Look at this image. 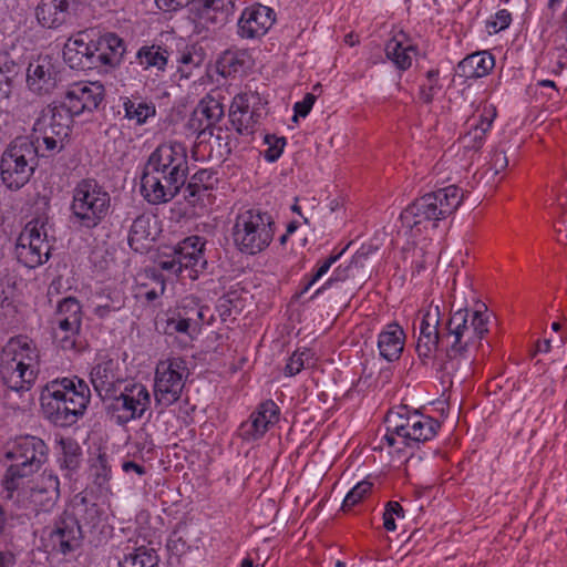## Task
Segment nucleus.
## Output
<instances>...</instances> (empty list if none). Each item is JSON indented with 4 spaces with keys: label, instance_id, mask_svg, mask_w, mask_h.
I'll use <instances>...</instances> for the list:
<instances>
[{
    "label": "nucleus",
    "instance_id": "nucleus-1",
    "mask_svg": "<svg viewBox=\"0 0 567 567\" xmlns=\"http://www.w3.org/2000/svg\"><path fill=\"white\" fill-rule=\"evenodd\" d=\"M188 175L186 146L176 141L159 144L148 156L141 177V194L153 205L168 203Z\"/></svg>",
    "mask_w": 567,
    "mask_h": 567
},
{
    "label": "nucleus",
    "instance_id": "nucleus-2",
    "mask_svg": "<svg viewBox=\"0 0 567 567\" xmlns=\"http://www.w3.org/2000/svg\"><path fill=\"white\" fill-rule=\"evenodd\" d=\"M40 371V352L24 336L11 338L0 352L3 404L17 410L32 401L31 389Z\"/></svg>",
    "mask_w": 567,
    "mask_h": 567
},
{
    "label": "nucleus",
    "instance_id": "nucleus-3",
    "mask_svg": "<svg viewBox=\"0 0 567 567\" xmlns=\"http://www.w3.org/2000/svg\"><path fill=\"white\" fill-rule=\"evenodd\" d=\"M91 391L85 381L74 378H58L41 390L40 404L47 420L56 426L75 424L86 412Z\"/></svg>",
    "mask_w": 567,
    "mask_h": 567
},
{
    "label": "nucleus",
    "instance_id": "nucleus-4",
    "mask_svg": "<svg viewBox=\"0 0 567 567\" xmlns=\"http://www.w3.org/2000/svg\"><path fill=\"white\" fill-rule=\"evenodd\" d=\"M482 308L484 310L458 309L451 313L442 338V346L451 360L468 359L488 332L489 316L484 305Z\"/></svg>",
    "mask_w": 567,
    "mask_h": 567
},
{
    "label": "nucleus",
    "instance_id": "nucleus-5",
    "mask_svg": "<svg viewBox=\"0 0 567 567\" xmlns=\"http://www.w3.org/2000/svg\"><path fill=\"white\" fill-rule=\"evenodd\" d=\"M276 229L271 213L261 207H243L234 218L231 239L241 254L256 256L270 246Z\"/></svg>",
    "mask_w": 567,
    "mask_h": 567
},
{
    "label": "nucleus",
    "instance_id": "nucleus-6",
    "mask_svg": "<svg viewBox=\"0 0 567 567\" xmlns=\"http://www.w3.org/2000/svg\"><path fill=\"white\" fill-rule=\"evenodd\" d=\"M385 423L386 433L382 440L399 452L404 447H419L420 443L432 440L440 429L435 419L406 406L389 411Z\"/></svg>",
    "mask_w": 567,
    "mask_h": 567
},
{
    "label": "nucleus",
    "instance_id": "nucleus-7",
    "mask_svg": "<svg viewBox=\"0 0 567 567\" xmlns=\"http://www.w3.org/2000/svg\"><path fill=\"white\" fill-rule=\"evenodd\" d=\"M6 457L11 461L3 478V498L12 499L16 491L24 484V480L37 473L45 463L48 446L43 440L25 435L14 441L7 451Z\"/></svg>",
    "mask_w": 567,
    "mask_h": 567
},
{
    "label": "nucleus",
    "instance_id": "nucleus-8",
    "mask_svg": "<svg viewBox=\"0 0 567 567\" xmlns=\"http://www.w3.org/2000/svg\"><path fill=\"white\" fill-rule=\"evenodd\" d=\"M463 192L455 185L440 188L414 200L400 215L404 227L420 230V226L431 224L452 215L463 200Z\"/></svg>",
    "mask_w": 567,
    "mask_h": 567
},
{
    "label": "nucleus",
    "instance_id": "nucleus-9",
    "mask_svg": "<svg viewBox=\"0 0 567 567\" xmlns=\"http://www.w3.org/2000/svg\"><path fill=\"white\" fill-rule=\"evenodd\" d=\"M73 120L54 101L47 105L35 118L29 141L42 157L60 153L69 140Z\"/></svg>",
    "mask_w": 567,
    "mask_h": 567
},
{
    "label": "nucleus",
    "instance_id": "nucleus-10",
    "mask_svg": "<svg viewBox=\"0 0 567 567\" xmlns=\"http://www.w3.org/2000/svg\"><path fill=\"white\" fill-rule=\"evenodd\" d=\"M111 196L95 179H81L72 189L71 218L85 229L97 227L109 215Z\"/></svg>",
    "mask_w": 567,
    "mask_h": 567
},
{
    "label": "nucleus",
    "instance_id": "nucleus-11",
    "mask_svg": "<svg viewBox=\"0 0 567 567\" xmlns=\"http://www.w3.org/2000/svg\"><path fill=\"white\" fill-rule=\"evenodd\" d=\"M39 156L29 137L14 138L3 152L0 161L2 183L12 190L23 187L33 175Z\"/></svg>",
    "mask_w": 567,
    "mask_h": 567
},
{
    "label": "nucleus",
    "instance_id": "nucleus-12",
    "mask_svg": "<svg viewBox=\"0 0 567 567\" xmlns=\"http://www.w3.org/2000/svg\"><path fill=\"white\" fill-rule=\"evenodd\" d=\"M189 370L181 357L161 360L155 369L154 400L155 404L166 409L176 403L183 393Z\"/></svg>",
    "mask_w": 567,
    "mask_h": 567
},
{
    "label": "nucleus",
    "instance_id": "nucleus-13",
    "mask_svg": "<svg viewBox=\"0 0 567 567\" xmlns=\"http://www.w3.org/2000/svg\"><path fill=\"white\" fill-rule=\"evenodd\" d=\"M152 398L147 386L140 382L125 383L123 389L106 401V412L117 425L140 420L151 408Z\"/></svg>",
    "mask_w": 567,
    "mask_h": 567
},
{
    "label": "nucleus",
    "instance_id": "nucleus-14",
    "mask_svg": "<svg viewBox=\"0 0 567 567\" xmlns=\"http://www.w3.org/2000/svg\"><path fill=\"white\" fill-rule=\"evenodd\" d=\"M52 245L48 236V220L34 218L20 233L16 244L18 261L29 269L45 264L50 258Z\"/></svg>",
    "mask_w": 567,
    "mask_h": 567
},
{
    "label": "nucleus",
    "instance_id": "nucleus-15",
    "mask_svg": "<svg viewBox=\"0 0 567 567\" xmlns=\"http://www.w3.org/2000/svg\"><path fill=\"white\" fill-rule=\"evenodd\" d=\"M60 482L56 475L43 472L35 484L28 491L22 486L17 493L18 503L35 514L51 512L60 496Z\"/></svg>",
    "mask_w": 567,
    "mask_h": 567
},
{
    "label": "nucleus",
    "instance_id": "nucleus-16",
    "mask_svg": "<svg viewBox=\"0 0 567 567\" xmlns=\"http://www.w3.org/2000/svg\"><path fill=\"white\" fill-rule=\"evenodd\" d=\"M81 322V305L75 298L68 297L59 302L52 323L54 339L63 350L75 348Z\"/></svg>",
    "mask_w": 567,
    "mask_h": 567
},
{
    "label": "nucleus",
    "instance_id": "nucleus-17",
    "mask_svg": "<svg viewBox=\"0 0 567 567\" xmlns=\"http://www.w3.org/2000/svg\"><path fill=\"white\" fill-rule=\"evenodd\" d=\"M104 97V86L99 82H76L69 85L63 100L58 102L71 118L97 109Z\"/></svg>",
    "mask_w": 567,
    "mask_h": 567
},
{
    "label": "nucleus",
    "instance_id": "nucleus-18",
    "mask_svg": "<svg viewBox=\"0 0 567 567\" xmlns=\"http://www.w3.org/2000/svg\"><path fill=\"white\" fill-rule=\"evenodd\" d=\"M440 322L441 312L439 306L430 305L422 311L420 334L416 342L419 358L423 360L433 358L440 344H442L443 333L439 330Z\"/></svg>",
    "mask_w": 567,
    "mask_h": 567
},
{
    "label": "nucleus",
    "instance_id": "nucleus-19",
    "mask_svg": "<svg viewBox=\"0 0 567 567\" xmlns=\"http://www.w3.org/2000/svg\"><path fill=\"white\" fill-rule=\"evenodd\" d=\"M276 21L275 11L262 4L246 8L238 20V35L243 39L264 37Z\"/></svg>",
    "mask_w": 567,
    "mask_h": 567
},
{
    "label": "nucleus",
    "instance_id": "nucleus-20",
    "mask_svg": "<svg viewBox=\"0 0 567 567\" xmlns=\"http://www.w3.org/2000/svg\"><path fill=\"white\" fill-rule=\"evenodd\" d=\"M91 383L97 395L106 402L124 383L120 363L115 359H102L91 370Z\"/></svg>",
    "mask_w": 567,
    "mask_h": 567
},
{
    "label": "nucleus",
    "instance_id": "nucleus-21",
    "mask_svg": "<svg viewBox=\"0 0 567 567\" xmlns=\"http://www.w3.org/2000/svg\"><path fill=\"white\" fill-rule=\"evenodd\" d=\"M279 415L280 409L272 400L261 402L249 419L240 424V436L245 441L261 439L279 421Z\"/></svg>",
    "mask_w": 567,
    "mask_h": 567
},
{
    "label": "nucleus",
    "instance_id": "nucleus-22",
    "mask_svg": "<svg viewBox=\"0 0 567 567\" xmlns=\"http://www.w3.org/2000/svg\"><path fill=\"white\" fill-rule=\"evenodd\" d=\"M63 59L71 69L95 68L94 40L87 31L79 32L66 41Z\"/></svg>",
    "mask_w": 567,
    "mask_h": 567
},
{
    "label": "nucleus",
    "instance_id": "nucleus-23",
    "mask_svg": "<svg viewBox=\"0 0 567 567\" xmlns=\"http://www.w3.org/2000/svg\"><path fill=\"white\" fill-rule=\"evenodd\" d=\"M82 528L79 519L64 512L50 534L53 546L63 555L72 553L80 546Z\"/></svg>",
    "mask_w": 567,
    "mask_h": 567
},
{
    "label": "nucleus",
    "instance_id": "nucleus-24",
    "mask_svg": "<svg viewBox=\"0 0 567 567\" xmlns=\"http://www.w3.org/2000/svg\"><path fill=\"white\" fill-rule=\"evenodd\" d=\"M56 84L58 73L49 59H39L29 64L27 85L32 93L39 96L49 95L54 91Z\"/></svg>",
    "mask_w": 567,
    "mask_h": 567
},
{
    "label": "nucleus",
    "instance_id": "nucleus-25",
    "mask_svg": "<svg viewBox=\"0 0 567 567\" xmlns=\"http://www.w3.org/2000/svg\"><path fill=\"white\" fill-rule=\"evenodd\" d=\"M224 116V106L219 100L210 94L203 97L188 121V126L199 135L212 128Z\"/></svg>",
    "mask_w": 567,
    "mask_h": 567
},
{
    "label": "nucleus",
    "instance_id": "nucleus-26",
    "mask_svg": "<svg viewBox=\"0 0 567 567\" xmlns=\"http://www.w3.org/2000/svg\"><path fill=\"white\" fill-rule=\"evenodd\" d=\"M126 47L115 33H105L94 40L95 68L116 66L121 63Z\"/></svg>",
    "mask_w": 567,
    "mask_h": 567
},
{
    "label": "nucleus",
    "instance_id": "nucleus-27",
    "mask_svg": "<svg viewBox=\"0 0 567 567\" xmlns=\"http://www.w3.org/2000/svg\"><path fill=\"white\" fill-rule=\"evenodd\" d=\"M260 114L249 107L247 94H237L230 105L229 118L240 135H250L259 122Z\"/></svg>",
    "mask_w": 567,
    "mask_h": 567
},
{
    "label": "nucleus",
    "instance_id": "nucleus-28",
    "mask_svg": "<svg viewBox=\"0 0 567 567\" xmlns=\"http://www.w3.org/2000/svg\"><path fill=\"white\" fill-rule=\"evenodd\" d=\"M158 234L157 220L150 214L137 216L130 229L128 245L137 251L143 252L147 249L148 244L154 241Z\"/></svg>",
    "mask_w": 567,
    "mask_h": 567
},
{
    "label": "nucleus",
    "instance_id": "nucleus-29",
    "mask_svg": "<svg viewBox=\"0 0 567 567\" xmlns=\"http://www.w3.org/2000/svg\"><path fill=\"white\" fill-rule=\"evenodd\" d=\"M198 19L205 23L225 24L235 10V0H194Z\"/></svg>",
    "mask_w": 567,
    "mask_h": 567
},
{
    "label": "nucleus",
    "instance_id": "nucleus-30",
    "mask_svg": "<svg viewBox=\"0 0 567 567\" xmlns=\"http://www.w3.org/2000/svg\"><path fill=\"white\" fill-rule=\"evenodd\" d=\"M205 240L199 236H189L182 240L174 249L184 269L195 272L205 268L204 257Z\"/></svg>",
    "mask_w": 567,
    "mask_h": 567
},
{
    "label": "nucleus",
    "instance_id": "nucleus-31",
    "mask_svg": "<svg viewBox=\"0 0 567 567\" xmlns=\"http://www.w3.org/2000/svg\"><path fill=\"white\" fill-rule=\"evenodd\" d=\"M405 333L398 323H389L379 333L378 349L380 355L389 361H396L404 349Z\"/></svg>",
    "mask_w": 567,
    "mask_h": 567
},
{
    "label": "nucleus",
    "instance_id": "nucleus-32",
    "mask_svg": "<svg viewBox=\"0 0 567 567\" xmlns=\"http://www.w3.org/2000/svg\"><path fill=\"white\" fill-rule=\"evenodd\" d=\"M254 59L247 49L226 50L217 60V72L224 76L246 73L252 68Z\"/></svg>",
    "mask_w": 567,
    "mask_h": 567
},
{
    "label": "nucleus",
    "instance_id": "nucleus-33",
    "mask_svg": "<svg viewBox=\"0 0 567 567\" xmlns=\"http://www.w3.org/2000/svg\"><path fill=\"white\" fill-rule=\"evenodd\" d=\"M69 0H49L41 2L35 9L38 22L48 29L61 27L70 17Z\"/></svg>",
    "mask_w": 567,
    "mask_h": 567
},
{
    "label": "nucleus",
    "instance_id": "nucleus-34",
    "mask_svg": "<svg viewBox=\"0 0 567 567\" xmlns=\"http://www.w3.org/2000/svg\"><path fill=\"white\" fill-rule=\"evenodd\" d=\"M168 50L162 45H143L136 52V61L145 71H154L158 76L163 74L168 64Z\"/></svg>",
    "mask_w": 567,
    "mask_h": 567
},
{
    "label": "nucleus",
    "instance_id": "nucleus-35",
    "mask_svg": "<svg viewBox=\"0 0 567 567\" xmlns=\"http://www.w3.org/2000/svg\"><path fill=\"white\" fill-rule=\"evenodd\" d=\"M217 178L212 169H199L189 179L185 188L184 198L195 205L197 200L214 188Z\"/></svg>",
    "mask_w": 567,
    "mask_h": 567
},
{
    "label": "nucleus",
    "instance_id": "nucleus-36",
    "mask_svg": "<svg viewBox=\"0 0 567 567\" xmlns=\"http://www.w3.org/2000/svg\"><path fill=\"white\" fill-rule=\"evenodd\" d=\"M495 66L494 56L486 52H476L463 59L458 68L466 78H482L487 75Z\"/></svg>",
    "mask_w": 567,
    "mask_h": 567
},
{
    "label": "nucleus",
    "instance_id": "nucleus-37",
    "mask_svg": "<svg viewBox=\"0 0 567 567\" xmlns=\"http://www.w3.org/2000/svg\"><path fill=\"white\" fill-rule=\"evenodd\" d=\"M385 55L399 71H406L412 65L415 48L392 38L385 44Z\"/></svg>",
    "mask_w": 567,
    "mask_h": 567
},
{
    "label": "nucleus",
    "instance_id": "nucleus-38",
    "mask_svg": "<svg viewBox=\"0 0 567 567\" xmlns=\"http://www.w3.org/2000/svg\"><path fill=\"white\" fill-rule=\"evenodd\" d=\"M205 61V52L202 47L187 45L179 54L177 71L182 78L188 79L193 71L200 68Z\"/></svg>",
    "mask_w": 567,
    "mask_h": 567
},
{
    "label": "nucleus",
    "instance_id": "nucleus-39",
    "mask_svg": "<svg viewBox=\"0 0 567 567\" xmlns=\"http://www.w3.org/2000/svg\"><path fill=\"white\" fill-rule=\"evenodd\" d=\"M125 306V296L121 290H111L106 296H100L95 302L93 313L100 319L107 318L112 312Z\"/></svg>",
    "mask_w": 567,
    "mask_h": 567
},
{
    "label": "nucleus",
    "instance_id": "nucleus-40",
    "mask_svg": "<svg viewBox=\"0 0 567 567\" xmlns=\"http://www.w3.org/2000/svg\"><path fill=\"white\" fill-rule=\"evenodd\" d=\"M163 332L167 336L183 334L193 339L197 331H193V327L174 309L167 311L161 319Z\"/></svg>",
    "mask_w": 567,
    "mask_h": 567
},
{
    "label": "nucleus",
    "instance_id": "nucleus-41",
    "mask_svg": "<svg viewBox=\"0 0 567 567\" xmlns=\"http://www.w3.org/2000/svg\"><path fill=\"white\" fill-rule=\"evenodd\" d=\"M158 558L154 549L138 547L124 556L120 567H157Z\"/></svg>",
    "mask_w": 567,
    "mask_h": 567
},
{
    "label": "nucleus",
    "instance_id": "nucleus-42",
    "mask_svg": "<svg viewBox=\"0 0 567 567\" xmlns=\"http://www.w3.org/2000/svg\"><path fill=\"white\" fill-rule=\"evenodd\" d=\"M70 515L79 519L81 528L83 526L94 527L100 520V508L95 503H89L85 498H82L73 505Z\"/></svg>",
    "mask_w": 567,
    "mask_h": 567
},
{
    "label": "nucleus",
    "instance_id": "nucleus-43",
    "mask_svg": "<svg viewBox=\"0 0 567 567\" xmlns=\"http://www.w3.org/2000/svg\"><path fill=\"white\" fill-rule=\"evenodd\" d=\"M123 107L125 117L135 121L137 124H144L148 117L155 115V106L143 101L126 97Z\"/></svg>",
    "mask_w": 567,
    "mask_h": 567
},
{
    "label": "nucleus",
    "instance_id": "nucleus-44",
    "mask_svg": "<svg viewBox=\"0 0 567 567\" xmlns=\"http://www.w3.org/2000/svg\"><path fill=\"white\" fill-rule=\"evenodd\" d=\"M174 310L181 312V316L193 327V331H197L204 320V308L198 305L194 297L184 298Z\"/></svg>",
    "mask_w": 567,
    "mask_h": 567
},
{
    "label": "nucleus",
    "instance_id": "nucleus-45",
    "mask_svg": "<svg viewBox=\"0 0 567 567\" xmlns=\"http://www.w3.org/2000/svg\"><path fill=\"white\" fill-rule=\"evenodd\" d=\"M493 116H484L480 123H473L470 132L464 136V145L471 150H480L484 143L485 135L492 127Z\"/></svg>",
    "mask_w": 567,
    "mask_h": 567
},
{
    "label": "nucleus",
    "instance_id": "nucleus-46",
    "mask_svg": "<svg viewBox=\"0 0 567 567\" xmlns=\"http://www.w3.org/2000/svg\"><path fill=\"white\" fill-rule=\"evenodd\" d=\"M62 456L59 458L61 468L74 471L80 465L81 447L72 439H62L60 441Z\"/></svg>",
    "mask_w": 567,
    "mask_h": 567
},
{
    "label": "nucleus",
    "instance_id": "nucleus-47",
    "mask_svg": "<svg viewBox=\"0 0 567 567\" xmlns=\"http://www.w3.org/2000/svg\"><path fill=\"white\" fill-rule=\"evenodd\" d=\"M441 90L440 71L439 69H431L425 73V81L420 86L419 99L423 103L430 104Z\"/></svg>",
    "mask_w": 567,
    "mask_h": 567
},
{
    "label": "nucleus",
    "instance_id": "nucleus-48",
    "mask_svg": "<svg viewBox=\"0 0 567 567\" xmlns=\"http://www.w3.org/2000/svg\"><path fill=\"white\" fill-rule=\"evenodd\" d=\"M346 249L347 247L338 252H332L327 259L318 264V268L313 275L309 278L307 276L303 278L305 286L301 290V293L307 292L317 281H319L329 271L331 266L340 259Z\"/></svg>",
    "mask_w": 567,
    "mask_h": 567
},
{
    "label": "nucleus",
    "instance_id": "nucleus-49",
    "mask_svg": "<svg viewBox=\"0 0 567 567\" xmlns=\"http://www.w3.org/2000/svg\"><path fill=\"white\" fill-rule=\"evenodd\" d=\"M312 359L313 352L310 349L293 352L286 364L285 374L289 377L298 374L303 368L311 364Z\"/></svg>",
    "mask_w": 567,
    "mask_h": 567
},
{
    "label": "nucleus",
    "instance_id": "nucleus-50",
    "mask_svg": "<svg viewBox=\"0 0 567 567\" xmlns=\"http://www.w3.org/2000/svg\"><path fill=\"white\" fill-rule=\"evenodd\" d=\"M373 484L367 480L357 483L346 495L342 509L348 511L360 503L372 489Z\"/></svg>",
    "mask_w": 567,
    "mask_h": 567
},
{
    "label": "nucleus",
    "instance_id": "nucleus-51",
    "mask_svg": "<svg viewBox=\"0 0 567 567\" xmlns=\"http://www.w3.org/2000/svg\"><path fill=\"white\" fill-rule=\"evenodd\" d=\"M354 265H357L355 260H351L347 265H339L333 270L331 277L320 288H318L315 291V295L311 297V299H313L315 297L319 296L326 289L330 288L333 284L346 281L348 278L353 276L352 269H353Z\"/></svg>",
    "mask_w": 567,
    "mask_h": 567
},
{
    "label": "nucleus",
    "instance_id": "nucleus-52",
    "mask_svg": "<svg viewBox=\"0 0 567 567\" xmlns=\"http://www.w3.org/2000/svg\"><path fill=\"white\" fill-rule=\"evenodd\" d=\"M94 483L99 486L105 485L111 478V465L105 454H99L91 465Z\"/></svg>",
    "mask_w": 567,
    "mask_h": 567
},
{
    "label": "nucleus",
    "instance_id": "nucleus-53",
    "mask_svg": "<svg viewBox=\"0 0 567 567\" xmlns=\"http://www.w3.org/2000/svg\"><path fill=\"white\" fill-rule=\"evenodd\" d=\"M265 144L267 148L264 151V157L267 162L274 163L281 156L286 146V138L268 134L265 136Z\"/></svg>",
    "mask_w": 567,
    "mask_h": 567
},
{
    "label": "nucleus",
    "instance_id": "nucleus-54",
    "mask_svg": "<svg viewBox=\"0 0 567 567\" xmlns=\"http://www.w3.org/2000/svg\"><path fill=\"white\" fill-rule=\"evenodd\" d=\"M404 516L403 507L399 502L390 501L385 505L383 513V526L388 532H393L396 528L395 517Z\"/></svg>",
    "mask_w": 567,
    "mask_h": 567
},
{
    "label": "nucleus",
    "instance_id": "nucleus-55",
    "mask_svg": "<svg viewBox=\"0 0 567 567\" xmlns=\"http://www.w3.org/2000/svg\"><path fill=\"white\" fill-rule=\"evenodd\" d=\"M512 22V14L506 9L498 10L493 19L487 22V28L489 33H497L503 31L509 27Z\"/></svg>",
    "mask_w": 567,
    "mask_h": 567
},
{
    "label": "nucleus",
    "instance_id": "nucleus-56",
    "mask_svg": "<svg viewBox=\"0 0 567 567\" xmlns=\"http://www.w3.org/2000/svg\"><path fill=\"white\" fill-rule=\"evenodd\" d=\"M316 102V96L312 93H307L303 99L299 102H296L293 105V121L297 122L298 116L306 117L311 111L313 104Z\"/></svg>",
    "mask_w": 567,
    "mask_h": 567
},
{
    "label": "nucleus",
    "instance_id": "nucleus-57",
    "mask_svg": "<svg viewBox=\"0 0 567 567\" xmlns=\"http://www.w3.org/2000/svg\"><path fill=\"white\" fill-rule=\"evenodd\" d=\"M152 282L154 284L153 287L147 288L145 290L141 289L138 292V295L141 297H144L147 301H154L161 295H163V292L165 290V282L162 278L154 276L152 278Z\"/></svg>",
    "mask_w": 567,
    "mask_h": 567
},
{
    "label": "nucleus",
    "instance_id": "nucleus-58",
    "mask_svg": "<svg viewBox=\"0 0 567 567\" xmlns=\"http://www.w3.org/2000/svg\"><path fill=\"white\" fill-rule=\"evenodd\" d=\"M167 549L176 556L183 555L187 549V544L177 533H173L167 539Z\"/></svg>",
    "mask_w": 567,
    "mask_h": 567
},
{
    "label": "nucleus",
    "instance_id": "nucleus-59",
    "mask_svg": "<svg viewBox=\"0 0 567 567\" xmlns=\"http://www.w3.org/2000/svg\"><path fill=\"white\" fill-rule=\"evenodd\" d=\"M158 267L175 275H178L184 269L175 252L167 258H161Z\"/></svg>",
    "mask_w": 567,
    "mask_h": 567
},
{
    "label": "nucleus",
    "instance_id": "nucleus-60",
    "mask_svg": "<svg viewBox=\"0 0 567 567\" xmlns=\"http://www.w3.org/2000/svg\"><path fill=\"white\" fill-rule=\"evenodd\" d=\"M16 312L12 300L0 289V319L12 317Z\"/></svg>",
    "mask_w": 567,
    "mask_h": 567
},
{
    "label": "nucleus",
    "instance_id": "nucleus-61",
    "mask_svg": "<svg viewBox=\"0 0 567 567\" xmlns=\"http://www.w3.org/2000/svg\"><path fill=\"white\" fill-rule=\"evenodd\" d=\"M491 165L495 174H498L499 172L505 169L508 165L506 154L503 151H495L492 156Z\"/></svg>",
    "mask_w": 567,
    "mask_h": 567
},
{
    "label": "nucleus",
    "instance_id": "nucleus-62",
    "mask_svg": "<svg viewBox=\"0 0 567 567\" xmlns=\"http://www.w3.org/2000/svg\"><path fill=\"white\" fill-rule=\"evenodd\" d=\"M190 0H155L158 9L163 11H176L189 3Z\"/></svg>",
    "mask_w": 567,
    "mask_h": 567
},
{
    "label": "nucleus",
    "instance_id": "nucleus-63",
    "mask_svg": "<svg viewBox=\"0 0 567 567\" xmlns=\"http://www.w3.org/2000/svg\"><path fill=\"white\" fill-rule=\"evenodd\" d=\"M122 470L125 473H128L131 471L135 472L137 475L142 476L146 473V470L144 466L133 462V461H126L122 464Z\"/></svg>",
    "mask_w": 567,
    "mask_h": 567
},
{
    "label": "nucleus",
    "instance_id": "nucleus-64",
    "mask_svg": "<svg viewBox=\"0 0 567 567\" xmlns=\"http://www.w3.org/2000/svg\"><path fill=\"white\" fill-rule=\"evenodd\" d=\"M16 564V556L13 553L6 550L0 551V567H12Z\"/></svg>",
    "mask_w": 567,
    "mask_h": 567
}]
</instances>
